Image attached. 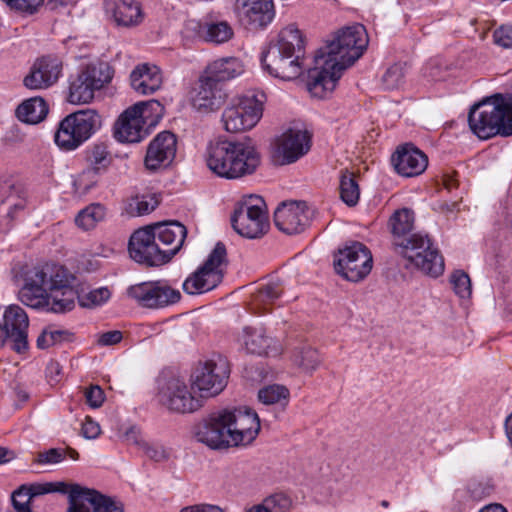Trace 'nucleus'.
Instances as JSON below:
<instances>
[{"label":"nucleus","mask_w":512,"mask_h":512,"mask_svg":"<svg viewBox=\"0 0 512 512\" xmlns=\"http://www.w3.org/2000/svg\"><path fill=\"white\" fill-rule=\"evenodd\" d=\"M110 297V290L107 287H101L91 290L82 296L78 294V301L82 307L92 308L104 304Z\"/></svg>","instance_id":"nucleus-49"},{"label":"nucleus","mask_w":512,"mask_h":512,"mask_svg":"<svg viewBox=\"0 0 512 512\" xmlns=\"http://www.w3.org/2000/svg\"><path fill=\"white\" fill-rule=\"evenodd\" d=\"M368 45L366 29L357 24L339 30L314 56L308 69L307 89L317 98L331 93L343 72L358 60Z\"/></svg>","instance_id":"nucleus-1"},{"label":"nucleus","mask_w":512,"mask_h":512,"mask_svg":"<svg viewBox=\"0 0 512 512\" xmlns=\"http://www.w3.org/2000/svg\"><path fill=\"white\" fill-rule=\"evenodd\" d=\"M233 30L227 22L207 23L204 25L202 38L213 43H224L231 39Z\"/></svg>","instance_id":"nucleus-45"},{"label":"nucleus","mask_w":512,"mask_h":512,"mask_svg":"<svg viewBox=\"0 0 512 512\" xmlns=\"http://www.w3.org/2000/svg\"><path fill=\"white\" fill-rule=\"evenodd\" d=\"M372 265L370 250L358 241L339 249L334 259L336 273L351 282H359L366 278L371 272Z\"/></svg>","instance_id":"nucleus-14"},{"label":"nucleus","mask_w":512,"mask_h":512,"mask_svg":"<svg viewBox=\"0 0 512 512\" xmlns=\"http://www.w3.org/2000/svg\"><path fill=\"white\" fill-rule=\"evenodd\" d=\"M266 101V94L261 90L247 91L232 99L222 113L224 129L230 133L252 129L262 118Z\"/></svg>","instance_id":"nucleus-6"},{"label":"nucleus","mask_w":512,"mask_h":512,"mask_svg":"<svg viewBox=\"0 0 512 512\" xmlns=\"http://www.w3.org/2000/svg\"><path fill=\"white\" fill-rule=\"evenodd\" d=\"M443 185L448 191H451L453 188L457 187V180L452 175H445Z\"/></svg>","instance_id":"nucleus-62"},{"label":"nucleus","mask_w":512,"mask_h":512,"mask_svg":"<svg viewBox=\"0 0 512 512\" xmlns=\"http://www.w3.org/2000/svg\"><path fill=\"white\" fill-rule=\"evenodd\" d=\"M68 492H73L72 512H124L123 505L95 489L69 483Z\"/></svg>","instance_id":"nucleus-22"},{"label":"nucleus","mask_w":512,"mask_h":512,"mask_svg":"<svg viewBox=\"0 0 512 512\" xmlns=\"http://www.w3.org/2000/svg\"><path fill=\"white\" fill-rule=\"evenodd\" d=\"M235 10L240 21L253 29L267 26L275 15L272 0H236Z\"/></svg>","instance_id":"nucleus-28"},{"label":"nucleus","mask_w":512,"mask_h":512,"mask_svg":"<svg viewBox=\"0 0 512 512\" xmlns=\"http://www.w3.org/2000/svg\"><path fill=\"white\" fill-rule=\"evenodd\" d=\"M66 458V451L61 448H50L39 452L34 462L39 465H54L62 462Z\"/></svg>","instance_id":"nucleus-52"},{"label":"nucleus","mask_w":512,"mask_h":512,"mask_svg":"<svg viewBox=\"0 0 512 512\" xmlns=\"http://www.w3.org/2000/svg\"><path fill=\"white\" fill-rule=\"evenodd\" d=\"M479 512H508L506 508L498 503L489 504L483 507Z\"/></svg>","instance_id":"nucleus-61"},{"label":"nucleus","mask_w":512,"mask_h":512,"mask_svg":"<svg viewBox=\"0 0 512 512\" xmlns=\"http://www.w3.org/2000/svg\"><path fill=\"white\" fill-rule=\"evenodd\" d=\"M142 450L149 459L155 462H162L169 458L168 451L162 445L149 444L146 442L143 444Z\"/></svg>","instance_id":"nucleus-53"},{"label":"nucleus","mask_w":512,"mask_h":512,"mask_svg":"<svg viewBox=\"0 0 512 512\" xmlns=\"http://www.w3.org/2000/svg\"><path fill=\"white\" fill-rule=\"evenodd\" d=\"M48 106L43 98L33 97L22 102L16 109L17 118L27 124H37L45 119Z\"/></svg>","instance_id":"nucleus-36"},{"label":"nucleus","mask_w":512,"mask_h":512,"mask_svg":"<svg viewBox=\"0 0 512 512\" xmlns=\"http://www.w3.org/2000/svg\"><path fill=\"white\" fill-rule=\"evenodd\" d=\"M242 342L247 352L261 356L269 354L273 339L261 328L245 327Z\"/></svg>","instance_id":"nucleus-37"},{"label":"nucleus","mask_w":512,"mask_h":512,"mask_svg":"<svg viewBox=\"0 0 512 512\" xmlns=\"http://www.w3.org/2000/svg\"><path fill=\"white\" fill-rule=\"evenodd\" d=\"M106 208L100 203H93L78 212L75 224L82 230L93 229L98 222L104 220Z\"/></svg>","instance_id":"nucleus-40"},{"label":"nucleus","mask_w":512,"mask_h":512,"mask_svg":"<svg viewBox=\"0 0 512 512\" xmlns=\"http://www.w3.org/2000/svg\"><path fill=\"white\" fill-rule=\"evenodd\" d=\"M61 71L62 65L58 59L42 57L34 62L23 84L31 90L47 89L57 82Z\"/></svg>","instance_id":"nucleus-29"},{"label":"nucleus","mask_w":512,"mask_h":512,"mask_svg":"<svg viewBox=\"0 0 512 512\" xmlns=\"http://www.w3.org/2000/svg\"><path fill=\"white\" fill-rule=\"evenodd\" d=\"M203 28H204V26H202L199 22H197L195 20H190L186 24L187 30H192L195 33L199 34V36H201V37L203 34Z\"/></svg>","instance_id":"nucleus-60"},{"label":"nucleus","mask_w":512,"mask_h":512,"mask_svg":"<svg viewBox=\"0 0 512 512\" xmlns=\"http://www.w3.org/2000/svg\"><path fill=\"white\" fill-rule=\"evenodd\" d=\"M14 457L12 451L0 446V464L8 462Z\"/></svg>","instance_id":"nucleus-63"},{"label":"nucleus","mask_w":512,"mask_h":512,"mask_svg":"<svg viewBox=\"0 0 512 512\" xmlns=\"http://www.w3.org/2000/svg\"><path fill=\"white\" fill-rule=\"evenodd\" d=\"M159 402L176 413H192L202 406L201 399L193 396L185 381L177 378H162L158 387Z\"/></svg>","instance_id":"nucleus-18"},{"label":"nucleus","mask_w":512,"mask_h":512,"mask_svg":"<svg viewBox=\"0 0 512 512\" xmlns=\"http://www.w3.org/2000/svg\"><path fill=\"white\" fill-rule=\"evenodd\" d=\"M289 396V390L285 386L278 384L268 385L258 392L259 401L266 405H286L289 401Z\"/></svg>","instance_id":"nucleus-44"},{"label":"nucleus","mask_w":512,"mask_h":512,"mask_svg":"<svg viewBox=\"0 0 512 512\" xmlns=\"http://www.w3.org/2000/svg\"><path fill=\"white\" fill-rule=\"evenodd\" d=\"M414 224L413 212L403 208L394 212L389 219V227L393 235V244L409 239Z\"/></svg>","instance_id":"nucleus-38"},{"label":"nucleus","mask_w":512,"mask_h":512,"mask_svg":"<svg viewBox=\"0 0 512 512\" xmlns=\"http://www.w3.org/2000/svg\"><path fill=\"white\" fill-rule=\"evenodd\" d=\"M304 38L295 25L281 30L278 41L271 44L262 55L263 67L276 78L290 81L303 72Z\"/></svg>","instance_id":"nucleus-4"},{"label":"nucleus","mask_w":512,"mask_h":512,"mask_svg":"<svg viewBox=\"0 0 512 512\" xmlns=\"http://www.w3.org/2000/svg\"><path fill=\"white\" fill-rule=\"evenodd\" d=\"M283 293V287L279 281H272L262 285L252 296V308L259 312L268 311Z\"/></svg>","instance_id":"nucleus-39"},{"label":"nucleus","mask_w":512,"mask_h":512,"mask_svg":"<svg viewBox=\"0 0 512 512\" xmlns=\"http://www.w3.org/2000/svg\"><path fill=\"white\" fill-rule=\"evenodd\" d=\"M176 151V136L169 131L159 133L147 148L144 161L146 168L155 171L169 166L175 158Z\"/></svg>","instance_id":"nucleus-27"},{"label":"nucleus","mask_w":512,"mask_h":512,"mask_svg":"<svg viewBox=\"0 0 512 512\" xmlns=\"http://www.w3.org/2000/svg\"><path fill=\"white\" fill-rule=\"evenodd\" d=\"M205 160L217 176L236 179L252 174L260 164V155L251 142L216 139L207 145Z\"/></svg>","instance_id":"nucleus-3"},{"label":"nucleus","mask_w":512,"mask_h":512,"mask_svg":"<svg viewBox=\"0 0 512 512\" xmlns=\"http://www.w3.org/2000/svg\"><path fill=\"white\" fill-rule=\"evenodd\" d=\"M123 439L128 445H135V446L139 447L140 449H142L143 444L146 443V441L143 439L139 429H137L136 427L129 428L125 432Z\"/></svg>","instance_id":"nucleus-58"},{"label":"nucleus","mask_w":512,"mask_h":512,"mask_svg":"<svg viewBox=\"0 0 512 512\" xmlns=\"http://www.w3.org/2000/svg\"><path fill=\"white\" fill-rule=\"evenodd\" d=\"M230 366L223 356L200 362L191 374V388L202 398L214 397L227 385Z\"/></svg>","instance_id":"nucleus-13"},{"label":"nucleus","mask_w":512,"mask_h":512,"mask_svg":"<svg viewBox=\"0 0 512 512\" xmlns=\"http://www.w3.org/2000/svg\"><path fill=\"white\" fill-rule=\"evenodd\" d=\"M105 7L118 26H136L143 20L140 4L135 0H106Z\"/></svg>","instance_id":"nucleus-33"},{"label":"nucleus","mask_w":512,"mask_h":512,"mask_svg":"<svg viewBox=\"0 0 512 512\" xmlns=\"http://www.w3.org/2000/svg\"><path fill=\"white\" fill-rule=\"evenodd\" d=\"M127 295L140 307L160 309L177 303L181 294L172 288L166 280L145 281L131 285Z\"/></svg>","instance_id":"nucleus-15"},{"label":"nucleus","mask_w":512,"mask_h":512,"mask_svg":"<svg viewBox=\"0 0 512 512\" xmlns=\"http://www.w3.org/2000/svg\"><path fill=\"white\" fill-rule=\"evenodd\" d=\"M100 433V425L90 417H86L82 424V435L87 439H95Z\"/></svg>","instance_id":"nucleus-57"},{"label":"nucleus","mask_w":512,"mask_h":512,"mask_svg":"<svg viewBox=\"0 0 512 512\" xmlns=\"http://www.w3.org/2000/svg\"><path fill=\"white\" fill-rule=\"evenodd\" d=\"M450 283L456 295L460 298H469L472 294L471 280L462 270L454 271L450 276Z\"/></svg>","instance_id":"nucleus-48"},{"label":"nucleus","mask_w":512,"mask_h":512,"mask_svg":"<svg viewBox=\"0 0 512 512\" xmlns=\"http://www.w3.org/2000/svg\"><path fill=\"white\" fill-rule=\"evenodd\" d=\"M70 333L66 330L48 327L37 338V347L46 349L68 339Z\"/></svg>","instance_id":"nucleus-47"},{"label":"nucleus","mask_w":512,"mask_h":512,"mask_svg":"<svg viewBox=\"0 0 512 512\" xmlns=\"http://www.w3.org/2000/svg\"><path fill=\"white\" fill-rule=\"evenodd\" d=\"M339 191L341 200L348 206H355L360 198L359 185L355 175L348 170L341 171Z\"/></svg>","instance_id":"nucleus-41"},{"label":"nucleus","mask_w":512,"mask_h":512,"mask_svg":"<svg viewBox=\"0 0 512 512\" xmlns=\"http://www.w3.org/2000/svg\"><path fill=\"white\" fill-rule=\"evenodd\" d=\"M69 483L64 481L22 484L11 495L16 512H32L31 503L34 498L49 494L68 492Z\"/></svg>","instance_id":"nucleus-26"},{"label":"nucleus","mask_w":512,"mask_h":512,"mask_svg":"<svg viewBox=\"0 0 512 512\" xmlns=\"http://www.w3.org/2000/svg\"><path fill=\"white\" fill-rule=\"evenodd\" d=\"M159 204L155 195L135 196L128 200L125 211L130 216H141L152 212Z\"/></svg>","instance_id":"nucleus-42"},{"label":"nucleus","mask_w":512,"mask_h":512,"mask_svg":"<svg viewBox=\"0 0 512 512\" xmlns=\"http://www.w3.org/2000/svg\"><path fill=\"white\" fill-rule=\"evenodd\" d=\"M494 42L503 47V48H511L512 47V27L511 26H501L496 29L493 33Z\"/></svg>","instance_id":"nucleus-54"},{"label":"nucleus","mask_w":512,"mask_h":512,"mask_svg":"<svg viewBox=\"0 0 512 512\" xmlns=\"http://www.w3.org/2000/svg\"><path fill=\"white\" fill-rule=\"evenodd\" d=\"M290 505V499L281 493L273 494L258 504L266 512H287Z\"/></svg>","instance_id":"nucleus-50"},{"label":"nucleus","mask_w":512,"mask_h":512,"mask_svg":"<svg viewBox=\"0 0 512 512\" xmlns=\"http://www.w3.org/2000/svg\"><path fill=\"white\" fill-rule=\"evenodd\" d=\"M471 131L486 140L496 135H512V95L495 94L474 104L469 111Z\"/></svg>","instance_id":"nucleus-5"},{"label":"nucleus","mask_w":512,"mask_h":512,"mask_svg":"<svg viewBox=\"0 0 512 512\" xmlns=\"http://www.w3.org/2000/svg\"><path fill=\"white\" fill-rule=\"evenodd\" d=\"M311 146V136L305 129L288 128L272 144L271 157L276 165H288L304 156Z\"/></svg>","instance_id":"nucleus-16"},{"label":"nucleus","mask_w":512,"mask_h":512,"mask_svg":"<svg viewBox=\"0 0 512 512\" xmlns=\"http://www.w3.org/2000/svg\"><path fill=\"white\" fill-rule=\"evenodd\" d=\"M266 204L259 196L250 195L238 203L231 223L233 229L241 236L255 239L264 235L269 228Z\"/></svg>","instance_id":"nucleus-11"},{"label":"nucleus","mask_w":512,"mask_h":512,"mask_svg":"<svg viewBox=\"0 0 512 512\" xmlns=\"http://www.w3.org/2000/svg\"><path fill=\"white\" fill-rule=\"evenodd\" d=\"M25 201L20 198L19 191L10 181L0 183V217L8 220L13 218L16 210L23 209Z\"/></svg>","instance_id":"nucleus-35"},{"label":"nucleus","mask_w":512,"mask_h":512,"mask_svg":"<svg viewBox=\"0 0 512 512\" xmlns=\"http://www.w3.org/2000/svg\"><path fill=\"white\" fill-rule=\"evenodd\" d=\"M29 318L25 310L19 305L12 304L6 307L3 314V324H0V348L6 342L16 353L28 350Z\"/></svg>","instance_id":"nucleus-17"},{"label":"nucleus","mask_w":512,"mask_h":512,"mask_svg":"<svg viewBox=\"0 0 512 512\" xmlns=\"http://www.w3.org/2000/svg\"><path fill=\"white\" fill-rule=\"evenodd\" d=\"M123 339V334L119 330L107 331L98 335L97 344L100 346H112L120 343Z\"/></svg>","instance_id":"nucleus-56"},{"label":"nucleus","mask_w":512,"mask_h":512,"mask_svg":"<svg viewBox=\"0 0 512 512\" xmlns=\"http://www.w3.org/2000/svg\"><path fill=\"white\" fill-rule=\"evenodd\" d=\"M229 424L233 446L248 445L260 431V420L256 412L248 407L224 409Z\"/></svg>","instance_id":"nucleus-21"},{"label":"nucleus","mask_w":512,"mask_h":512,"mask_svg":"<svg viewBox=\"0 0 512 512\" xmlns=\"http://www.w3.org/2000/svg\"><path fill=\"white\" fill-rule=\"evenodd\" d=\"M157 118L162 117L164 107L158 100L138 102L126 109L114 125V136L121 142L137 143L144 139L147 130L144 128V118L148 117V111Z\"/></svg>","instance_id":"nucleus-10"},{"label":"nucleus","mask_w":512,"mask_h":512,"mask_svg":"<svg viewBox=\"0 0 512 512\" xmlns=\"http://www.w3.org/2000/svg\"><path fill=\"white\" fill-rule=\"evenodd\" d=\"M180 512H224L220 507L209 504H200L184 507Z\"/></svg>","instance_id":"nucleus-59"},{"label":"nucleus","mask_w":512,"mask_h":512,"mask_svg":"<svg viewBox=\"0 0 512 512\" xmlns=\"http://www.w3.org/2000/svg\"><path fill=\"white\" fill-rule=\"evenodd\" d=\"M132 89L140 95H149L158 91L163 77L158 66L144 63L137 65L130 74Z\"/></svg>","instance_id":"nucleus-32"},{"label":"nucleus","mask_w":512,"mask_h":512,"mask_svg":"<svg viewBox=\"0 0 512 512\" xmlns=\"http://www.w3.org/2000/svg\"><path fill=\"white\" fill-rule=\"evenodd\" d=\"M74 279L63 266L46 263L26 273L19 299L31 308H47L54 313L71 311L78 299V292L72 287Z\"/></svg>","instance_id":"nucleus-2"},{"label":"nucleus","mask_w":512,"mask_h":512,"mask_svg":"<svg viewBox=\"0 0 512 512\" xmlns=\"http://www.w3.org/2000/svg\"><path fill=\"white\" fill-rule=\"evenodd\" d=\"M194 437L212 449L232 447V436L224 410L211 414L194 427Z\"/></svg>","instance_id":"nucleus-19"},{"label":"nucleus","mask_w":512,"mask_h":512,"mask_svg":"<svg viewBox=\"0 0 512 512\" xmlns=\"http://www.w3.org/2000/svg\"><path fill=\"white\" fill-rule=\"evenodd\" d=\"M87 161L91 168L78 175L73 183L75 192L79 195L87 194L95 186V174L105 172L112 164L113 156L108 145L100 142L88 149Z\"/></svg>","instance_id":"nucleus-23"},{"label":"nucleus","mask_w":512,"mask_h":512,"mask_svg":"<svg viewBox=\"0 0 512 512\" xmlns=\"http://www.w3.org/2000/svg\"><path fill=\"white\" fill-rule=\"evenodd\" d=\"M395 248L408 262L406 267L413 266L432 277H438L444 271L443 257L433 247L427 234L413 233L408 240L395 242Z\"/></svg>","instance_id":"nucleus-7"},{"label":"nucleus","mask_w":512,"mask_h":512,"mask_svg":"<svg viewBox=\"0 0 512 512\" xmlns=\"http://www.w3.org/2000/svg\"><path fill=\"white\" fill-rule=\"evenodd\" d=\"M86 402L92 408H99L104 402V391L97 385H92L85 391Z\"/></svg>","instance_id":"nucleus-55"},{"label":"nucleus","mask_w":512,"mask_h":512,"mask_svg":"<svg viewBox=\"0 0 512 512\" xmlns=\"http://www.w3.org/2000/svg\"><path fill=\"white\" fill-rule=\"evenodd\" d=\"M293 359L296 365H298L303 371L307 373H312L315 371L321 363V359L317 350L310 346H302L297 348Z\"/></svg>","instance_id":"nucleus-43"},{"label":"nucleus","mask_w":512,"mask_h":512,"mask_svg":"<svg viewBox=\"0 0 512 512\" xmlns=\"http://www.w3.org/2000/svg\"><path fill=\"white\" fill-rule=\"evenodd\" d=\"M113 77V70L107 62L93 61L83 66L72 76L69 83L68 102L71 104L90 103L95 92L108 84Z\"/></svg>","instance_id":"nucleus-8"},{"label":"nucleus","mask_w":512,"mask_h":512,"mask_svg":"<svg viewBox=\"0 0 512 512\" xmlns=\"http://www.w3.org/2000/svg\"><path fill=\"white\" fill-rule=\"evenodd\" d=\"M100 126V116L95 110H81L64 118L55 133V143L65 151L78 148Z\"/></svg>","instance_id":"nucleus-9"},{"label":"nucleus","mask_w":512,"mask_h":512,"mask_svg":"<svg viewBox=\"0 0 512 512\" xmlns=\"http://www.w3.org/2000/svg\"><path fill=\"white\" fill-rule=\"evenodd\" d=\"M66 494L68 495V508H67V512H72V507H73V502H74V494L73 492H66Z\"/></svg>","instance_id":"nucleus-64"},{"label":"nucleus","mask_w":512,"mask_h":512,"mask_svg":"<svg viewBox=\"0 0 512 512\" xmlns=\"http://www.w3.org/2000/svg\"><path fill=\"white\" fill-rule=\"evenodd\" d=\"M130 257L137 263L158 266L166 263L151 226L136 230L129 239Z\"/></svg>","instance_id":"nucleus-20"},{"label":"nucleus","mask_w":512,"mask_h":512,"mask_svg":"<svg viewBox=\"0 0 512 512\" xmlns=\"http://www.w3.org/2000/svg\"><path fill=\"white\" fill-rule=\"evenodd\" d=\"M151 228L156 240L161 244L165 261L168 262L182 247L187 236V229L177 221L158 223Z\"/></svg>","instance_id":"nucleus-31"},{"label":"nucleus","mask_w":512,"mask_h":512,"mask_svg":"<svg viewBox=\"0 0 512 512\" xmlns=\"http://www.w3.org/2000/svg\"><path fill=\"white\" fill-rule=\"evenodd\" d=\"M243 72V65L238 58L226 57L211 62L201 76L216 84H223L239 76Z\"/></svg>","instance_id":"nucleus-34"},{"label":"nucleus","mask_w":512,"mask_h":512,"mask_svg":"<svg viewBox=\"0 0 512 512\" xmlns=\"http://www.w3.org/2000/svg\"><path fill=\"white\" fill-rule=\"evenodd\" d=\"M305 202H283L274 212L275 226L285 234L303 232L309 225Z\"/></svg>","instance_id":"nucleus-25"},{"label":"nucleus","mask_w":512,"mask_h":512,"mask_svg":"<svg viewBox=\"0 0 512 512\" xmlns=\"http://www.w3.org/2000/svg\"><path fill=\"white\" fill-rule=\"evenodd\" d=\"M7 6L19 13L32 15L36 13L44 0H2Z\"/></svg>","instance_id":"nucleus-51"},{"label":"nucleus","mask_w":512,"mask_h":512,"mask_svg":"<svg viewBox=\"0 0 512 512\" xmlns=\"http://www.w3.org/2000/svg\"><path fill=\"white\" fill-rule=\"evenodd\" d=\"M228 93L223 84H216L200 76L191 92V105L201 114L218 111L227 101Z\"/></svg>","instance_id":"nucleus-24"},{"label":"nucleus","mask_w":512,"mask_h":512,"mask_svg":"<svg viewBox=\"0 0 512 512\" xmlns=\"http://www.w3.org/2000/svg\"><path fill=\"white\" fill-rule=\"evenodd\" d=\"M226 266V247L222 242H218L203 266L184 281L183 290L194 295L214 289L222 282Z\"/></svg>","instance_id":"nucleus-12"},{"label":"nucleus","mask_w":512,"mask_h":512,"mask_svg":"<svg viewBox=\"0 0 512 512\" xmlns=\"http://www.w3.org/2000/svg\"><path fill=\"white\" fill-rule=\"evenodd\" d=\"M406 64L395 63L390 66L382 77L386 89L394 90L400 88L405 80Z\"/></svg>","instance_id":"nucleus-46"},{"label":"nucleus","mask_w":512,"mask_h":512,"mask_svg":"<svg viewBox=\"0 0 512 512\" xmlns=\"http://www.w3.org/2000/svg\"><path fill=\"white\" fill-rule=\"evenodd\" d=\"M391 162L398 174L414 177L425 171L428 158L413 144L406 143L396 149L391 157Z\"/></svg>","instance_id":"nucleus-30"}]
</instances>
